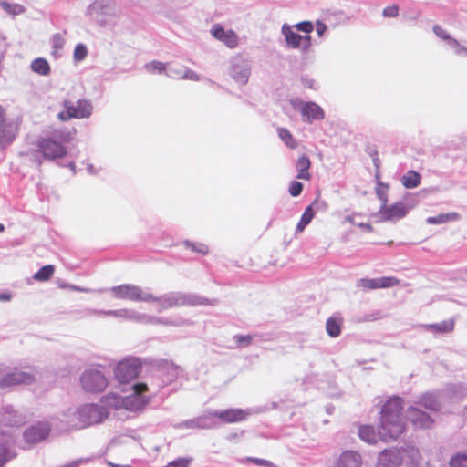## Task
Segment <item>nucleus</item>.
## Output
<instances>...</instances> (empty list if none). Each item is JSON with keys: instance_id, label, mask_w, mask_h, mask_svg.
<instances>
[{"instance_id": "bb28decb", "label": "nucleus", "mask_w": 467, "mask_h": 467, "mask_svg": "<svg viewBox=\"0 0 467 467\" xmlns=\"http://www.w3.org/2000/svg\"><path fill=\"white\" fill-rule=\"evenodd\" d=\"M0 422L5 425L17 426L23 423V419L12 406H6L3 409Z\"/></svg>"}, {"instance_id": "473e14b6", "label": "nucleus", "mask_w": 467, "mask_h": 467, "mask_svg": "<svg viewBox=\"0 0 467 467\" xmlns=\"http://www.w3.org/2000/svg\"><path fill=\"white\" fill-rule=\"evenodd\" d=\"M342 319L337 317H330L326 322V331L331 337H337L341 333Z\"/></svg>"}, {"instance_id": "b1692460", "label": "nucleus", "mask_w": 467, "mask_h": 467, "mask_svg": "<svg viewBox=\"0 0 467 467\" xmlns=\"http://www.w3.org/2000/svg\"><path fill=\"white\" fill-rule=\"evenodd\" d=\"M65 107L75 119L88 118L93 109L91 103L85 99L78 100L76 104L67 101L65 102Z\"/></svg>"}, {"instance_id": "4c0bfd02", "label": "nucleus", "mask_w": 467, "mask_h": 467, "mask_svg": "<svg viewBox=\"0 0 467 467\" xmlns=\"http://www.w3.org/2000/svg\"><path fill=\"white\" fill-rule=\"evenodd\" d=\"M313 205L314 204H311L309 206H307L306 208V210L304 211L302 216H301V219L299 221V223H297L296 225V233H302L305 228L310 223V222L312 221V219L314 218L315 216V212L313 210Z\"/></svg>"}, {"instance_id": "dca6fc26", "label": "nucleus", "mask_w": 467, "mask_h": 467, "mask_svg": "<svg viewBox=\"0 0 467 467\" xmlns=\"http://www.w3.org/2000/svg\"><path fill=\"white\" fill-rule=\"evenodd\" d=\"M50 432V426L47 422H38L30 426L24 431L25 441L34 444L44 441Z\"/></svg>"}, {"instance_id": "7ed1b4c3", "label": "nucleus", "mask_w": 467, "mask_h": 467, "mask_svg": "<svg viewBox=\"0 0 467 467\" xmlns=\"http://www.w3.org/2000/svg\"><path fill=\"white\" fill-rule=\"evenodd\" d=\"M151 301L158 303V312H162L166 309L178 306H195L202 305L214 306L216 304L215 299H207L199 295L186 294L182 292H170L164 294L160 297L153 296Z\"/></svg>"}, {"instance_id": "412c9836", "label": "nucleus", "mask_w": 467, "mask_h": 467, "mask_svg": "<svg viewBox=\"0 0 467 467\" xmlns=\"http://www.w3.org/2000/svg\"><path fill=\"white\" fill-rule=\"evenodd\" d=\"M398 284V279H396L395 277L387 276L373 279L361 278L358 281V286L369 290L392 287Z\"/></svg>"}, {"instance_id": "5701e85b", "label": "nucleus", "mask_w": 467, "mask_h": 467, "mask_svg": "<svg viewBox=\"0 0 467 467\" xmlns=\"http://www.w3.org/2000/svg\"><path fill=\"white\" fill-rule=\"evenodd\" d=\"M158 371L162 377L163 383L169 384L179 377L182 369L171 361L161 360L158 364Z\"/></svg>"}, {"instance_id": "2eb2a0df", "label": "nucleus", "mask_w": 467, "mask_h": 467, "mask_svg": "<svg viewBox=\"0 0 467 467\" xmlns=\"http://www.w3.org/2000/svg\"><path fill=\"white\" fill-rule=\"evenodd\" d=\"M213 410H207L202 415L183 420L177 425V428H185V429H212L215 424V420L213 419Z\"/></svg>"}, {"instance_id": "37998d69", "label": "nucleus", "mask_w": 467, "mask_h": 467, "mask_svg": "<svg viewBox=\"0 0 467 467\" xmlns=\"http://www.w3.org/2000/svg\"><path fill=\"white\" fill-rule=\"evenodd\" d=\"M183 244L185 247L190 248L194 253L207 254L209 252L208 246L202 243H192L186 240L183 242Z\"/></svg>"}, {"instance_id": "4d7b16f0", "label": "nucleus", "mask_w": 467, "mask_h": 467, "mask_svg": "<svg viewBox=\"0 0 467 467\" xmlns=\"http://www.w3.org/2000/svg\"><path fill=\"white\" fill-rule=\"evenodd\" d=\"M107 314H108V317H114L117 318H121V319H125V320H128V317H129L128 309L110 310Z\"/></svg>"}, {"instance_id": "a878e982", "label": "nucleus", "mask_w": 467, "mask_h": 467, "mask_svg": "<svg viewBox=\"0 0 467 467\" xmlns=\"http://www.w3.org/2000/svg\"><path fill=\"white\" fill-rule=\"evenodd\" d=\"M80 408H70L61 414V421L66 424L67 429H83V425H78L80 421Z\"/></svg>"}, {"instance_id": "052dcab7", "label": "nucleus", "mask_w": 467, "mask_h": 467, "mask_svg": "<svg viewBox=\"0 0 467 467\" xmlns=\"http://www.w3.org/2000/svg\"><path fill=\"white\" fill-rule=\"evenodd\" d=\"M246 461L254 462V463H255L256 465H259V466H265V467H272L273 466V463L271 462H269L267 460H264V459L248 457V458H246Z\"/></svg>"}, {"instance_id": "c85d7f7f", "label": "nucleus", "mask_w": 467, "mask_h": 467, "mask_svg": "<svg viewBox=\"0 0 467 467\" xmlns=\"http://www.w3.org/2000/svg\"><path fill=\"white\" fill-rule=\"evenodd\" d=\"M12 443L10 435L2 434L0 436V467H3L14 455L9 451V445Z\"/></svg>"}, {"instance_id": "ddd939ff", "label": "nucleus", "mask_w": 467, "mask_h": 467, "mask_svg": "<svg viewBox=\"0 0 467 467\" xmlns=\"http://www.w3.org/2000/svg\"><path fill=\"white\" fill-rule=\"evenodd\" d=\"M35 380V376L31 372L15 369L5 375L0 379L1 389L10 388L20 384H30Z\"/></svg>"}, {"instance_id": "0eeeda50", "label": "nucleus", "mask_w": 467, "mask_h": 467, "mask_svg": "<svg viewBox=\"0 0 467 467\" xmlns=\"http://www.w3.org/2000/svg\"><path fill=\"white\" fill-rule=\"evenodd\" d=\"M79 408L81 420L78 421V424L83 425L84 428L100 423L109 416L108 410L101 405L85 404Z\"/></svg>"}, {"instance_id": "6ab92c4d", "label": "nucleus", "mask_w": 467, "mask_h": 467, "mask_svg": "<svg viewBox=\"0 0 467 467\" xmlns=\"http://www.w3.org/2000/svg\"><path fill=\"white\" fill-rule=\"evenodd\" d=\"M402 464V452L400 449L384 450L378 457L376 467H400Z\"/></svg>"}, {"instance_id": "4468645a", "label": "nucleus", "mask_w": 467, "mask_h": 467, "mask_svg": "<svg viewBox=\"0 0 467 467\" xmlns=\"http://www.w3.org/2000/svg\"><path fill=\"white\" fill-rule=\"evenodd\" d=\"M213 417L224 423H235L245 420L253 413V410L228 409L224 410H213Z\"/></svg>"}, {"instance_id": "c9c22d12", "label": "nucleus", "mask_w": 467, "mask_h": 467, "mask_svg": "<svg viewBox=\"0 0 467 467\" xmlns=\"http://www.w3.org/2000/svg\"><path fill=\"white\" fill-rule=\"evenodd\" d=\"M152 324H159L164 326H173V327H183V326H191L192 322L189 319H185L183 317H176L173 319L171 318H161L155 317Z\"/></svg>"}, {"instance_id": "f03ea898", "label": "nucleus", "mask_w": 467, "mask_h": 467, "mask_svg": "<svg viewBox=\"0 0 467 467\" xmlns=\"http://www.w3.org/2000/svg\"><path fill=\"white\" fill-rule=\"evenodd\" d=\"M148 390L144 383H136L133 385V393L126 397H121L115 393H109L103 398L104 402L113 408H123L129 411H141L150 401V399L143 395Z\"/></svg>"}, {"instance_id": "a18cd8bd", "label": "nucleus", "mask_w": 467, "mask_h": 467, "mask_svg": "<svg viewBox=\"0 0 467 467\" xmlns=\"http://www.w3.org/2000/svg\"><path fill=\"white\" fill-rule=\"evenodd\" d=\"M145 68L150 73H163L166 72V65L160 61H151L145 65Z\"/></svg>"}, {"instance_id": "13d9d810", "label": "nucleus", "mask_w": 467, "mask_h": 467, "mask_svg": "<svg viewBox=\"0 0 467 467\" xmlns=\"http://www.w3.org/2000/svg\"><path fill=\"white\" fill-rule=\"evenodd\" d=\"M182 79H189V80H192V81H199L201 78H200V76L195 71H193L192 69H189V68H186L184 67L183 76H182Z\"/></svg>"}, {"instance_id": "864d4df0", "label": "nucleus", "mask_w": 467, "mask_h": 467, "mask_svg": "<svg viewBox=\"0 0 467 467\" xmlns=\"http://www.w3.org/2000/svg\"><path fill=\"white\" fill-rule=\"evenodd\" d=\"M302 190H303V184L297 181H293L291 182L290 185H289V193L293 196V197H296L298 195H300V193L302 192Z\"/></svg>"}, {"instance_id": "f704fd0d", "label": "nucleus", "mask_w": 467, "mask_h": 467, "mask_svg": "<svg viewBox=\"0 0 467 467\" xmlns=\"http://www.w3.org/2000/svg\"><path fill=\"white\" fill-rule=\"evenodd\" d=\"M30 67L33 72L40 76H48L50 73V66L47 59L38 57L31 62Z\"/></svg>"}, {"instance_id": "0e129e2a", "label": "nucleus", "mask_w": 467, "mask_h": 467, "mask_svg": "<svg viewBox=\"0 0 467 467\" xmlns=\"http://www.w3.org/2000/svg\"><path fill=\"white\" fill-rule=\"evenodd\" d=\"M90 314L98 315V316H108V312L110 310H97V309H88V310Z\"/></svg>"}, {"instance_id": "09e8293b", "label": "nucleus", "mask_w": 467, "mask_h": 467, "mask_svg": "<svg viewBox=\"0 0 467 467\" xmlns=\"http://www.w3.org/2000/svg\"><path fill=\"white\" fill-rule=\"evenodd\" d=\"M88 55L87 47L84 44H78L74 50V59L76 61H82Z\"/></svg>"}, {"instance_id": "72a5a7b5", "label": "nucleus", "mask_w": 467, "mask_h": 467, "mask_svg": "<svg viewBox=\"0 0 467 467\" xmlns=\"http://www.w3.org/2000/svg\"><path fill=\"white\" fill-rule=\"evenodd\" d=\"M421 176L415 171H407L401 178L402 184L407 189L416 188L420 184Z\"/></svg>"}, {"instance_id": "393cba45", "label": "nucleus", "mask_w": 467, "mask_h": 467, "mask_svg": "<svg viewBox=\"0 0 467 467\" xmlns=\"http://www.w3.org/2000/svg\"><path fill=\"white\" fill-rule=\"evenodd\" d=\"M361 455L355 451H343L336 462L335 467H361Z\"/></svg>"}, {"instance_id": "9d476101", "label": "nucleus", "mask_w": 467, "mask_h": 467, "mask_svg": "<svg viewBox=\"0 0 467 467\" xmlns=\"http://www.w3.org/2000/svg\"><path fill=\"white\" fill-rule=\"evenodd\" d=\"M290 103L295 109L301 112L304 120L308 123L314 120H321L325 117L321 107L315 102H305L299 99H291Z\"/></svg>"}, {"instance_id": "338daca9", "label": "nucleus", "mask_w": 467, "mask_h": 467, "mask_svg": "<svg viewBox=\"0 0 467 467\" xmlns=\"http://www.w3.org/2000/svg\"><path fill=\"white\" fill-rule=\"evenodd\" d=\"M11 295L8 294V293H1L0 294V301H3V302H8L11 300Z\"/></svg>"}, {"instance_id": "5fc2aeb1", "label": "nucleus", "mask_w": 467, "mask_h": 467, "mask_svg": "<svg viewBox=\"0 0 467 467\" xmlns=\"http://www.w3.org/2000/svg\"><path fill=\"white\" fill-rule=\"evenodd\" d=\"M433 32L438 37L447 40L449 46L450 40H455L454 38H451L450 35L441 26L438 25L433 26Z\"/></svg>"}, {"instance_id": "de8ad7c7", "label": "nucleus", "mask_w": 467, "mask_h": 467, "mask_svg": "<svg viewBox=\"0 0 467 467\" xmlns=\"http://www.w3.org/2000/svg\"><path fill=\"white\" fill-rule=\"evenodd\" d=\"M183 70L184 67L182 66H176L172 67L170 66L168 68H166V75L170 78L182 79L183 76Z\"/></svg>"}, {"instance_id": "c756f323", "label": "nucleus", "mask_w": 467, "mask_h": 467, "mask_svg": "<svg viewBox=\"0 0 467 467\" xmlns=\"http://www.w3.org/2000/svg\"><path fill=\"white\" fill-rule=\"evenodd\" d=\"M402 452V463L414 467L419 463L420 459V451L417 448L413 446H408L403 449H400Z\"/></svg>"}, {"instance_id": "f3484780", "label": "nucleus", "mask_w": 467, "mask_h": 467, "mask_svg": "<svg viewBox=\"0 0 467 467\" xmlns=\"http://www.w3.org/2000/svg\"><path fill=\"white\" fill-rule=\"evenodd\" d=\"M409 212L407 205L401 202L388 206L387 203L381 205L379 214L382 221H397L406 216Z\"/></svg>"}, {"instance_id": "2f4dec72", "label": "nucleus", "mask_w": 467, "mask_h": 467, "mask_svg": "<svg viewBox=\"0 0 467 467\" xmlns=\"http://www.w3.org/2000/svg\"><path fill=\"white\" fill-rule=\"evenodd\" d=\"M420 406L424 407L427 410L436 411L440 409L441 403L438 400V397L434 393H425L423 394L418 402Z\"/></svg>"}, {"instance_id": "9b49d317", "label": "nucleus", "mask_w": 467, "mask_h": 467, "mask_svg": "<svg viewBox=\"0 0 467 467\" xmlns=\"http://www.w3.org/2000/svg\"><path fill=\"white\" fill-rule=\"evenodd\" d=\"M229 74L238 85H246L251 75L250 62L241 57H234L231 62Z\"/></svg>"}, {"instance_id": "a19ab883", "label": "nucleus", "mask_w": 467, "mask_h": 467, "mask_svg": "<svg viewBox=\"0 0 467 467\" xmlns=\"http://www.w3.org/2000/svg\"><path fill=\"white\" fill-rule=\"evenodd\" d=\"M65 44V39L60 34H55L51 38L52 55L55 57L61 56V49Z\"/></svg>"}, {"instance_id": "c03bdc74", "label": "nucleus", "mask_w": 467, "mask_h": 467, "mask_svg": "<svg viewBox=\"0 0 467 467\" xmlns=\"http://www.w3.org/2000/svg\"><path fill=\"white\" fill-rule=\"evenodd\" d=\"M450 467H467V454L458 453L450 460Z\"/></svg>"}, {"instance_id": "e433bc0d", "label": "nucleus", "mask_w": 467, "mask_h": 467, "mask_svg": "<svg viewBox=\"0 0 467 467\" xmlns=\"http://www.w3.org/2000/svg\"><path fill=\"white\" fill-rule=\"evenodd\" d=\"M460 218L457 213H441L437 216H431L426 219L428 224H442Z\"/></svg>"}, {"instance_id": "774afa93", "label": "nucleus", "mask_w": 467, "mask_h": 467, "mask_svg": "<svg viewBox=\"0 0 467 467\" xmlns=\"http://www.w3.org/2000/svg\"><path fill=\"white\" fill-rule=\"evenodd\" d=\"M13 14H20L23 11V7L19 5H15L12 8V10H9Z\"/></svg>"}, {"instance_id": "f8f14e48", "label": "nucleus", "mask_w": 467, "mask_h": 467, "mask_svg": "<svg viewBox=\"0 0 467 467\" xmlns=\"http://www.w3.org/2000/svg\"><path fill=\"white\" fill-rule=\"evenodd\" d=\"M38 151L42 153L47 160H56L63 158L67 154V149L57 140L50 138H43L37 141Z\"/></svg>"}, {"instance_id": "6e6d98bb", "label": "nucleus", "mask_w": 467, "mask_h": 467, "mask_svg": "<svg viewBox=\"0 0 467 467\" xmlns=\"http://www.w3.org/2000/svg\"><path fill=\"white\" fill-rule=\"evenodd\" d=\"M295 27L298 30V31H301V32H304L306 34H309L310 32L313 31L314 29V26L311 22H308V21H304V22H300V23H297Z\"/></svg>"}, {"instance_id": "69168bd1", "label": "nucleus", "mask_w": 467, "mask_h": 467, "mask_svg": "<svg viewBox=\"0 0 467 467\" xmlns=\"http://www.w3.org/2000/svg\"><path fill=\"white\" fill-rule=\"evenodd\" d=\"M303 84L305 87L306 88H314L315 87V81L312 80V79H308V78H304L303 79Z\"/></svg>"}, {"instance_id": "79ce46f5", "label": "nucleus", "mask_w": 467, "mask_h": 467, "mask_svg": "<svg viewBox=\"0 0 467 467\" xmlns=\"http://www.w3.org/2000/svg\"><path fill=\"white\" fill-rule=\"evenodd\" d=\"M55 268L52 265H47L41 267L35 275L34 279L36 281H47L54 274Z\"/></svg>"}, {"instance_id": "423d86ee", "label": "nucleus", "mask_w": 467, "mask_h": 467, "mask_svg": "<svg viewBox=\"0 0 467 467\" xmlns=\"http://www.w3.org/2000/svg\"><path fill=\"white\" fill-rule=\"evenodd\" d=\"M108 379L102 371L97 368L86 369L80 376V384L87 392H102L108 386Z\"/></svg>"}, {"instance_id": "39448f33", "label": "nucleus", "mask_w": 467, "mask_h": 467, "mask_svg": "<svg viewBox=\"0 0 467 467\" xmlns=\"http://www.w3.org/2000/svg\"><path fill=\"white\" fill-rule=\"evenodd\" d=\"M87 15L99 24H106L109 18L119 15L115 0H95L87 9Z\"/></svg>"}, {"instance_id": "20e7f679", "label": "nucleus", "mask_w": 467, "mask_h": 467, "mask_svg": "<svg viewBox=\"0 0 467 467\" xmlns=\"http://www.w3.org/2000/svg\"><path fill=\"white\" fill-rule=\"evenodd\" d=\"M108 291L111 292L113 296L117 299L135 302H150L153 299L152 294L133 284L116 285L108 289Z\"/></svg>"}, {"instance_id": "6e6552de", "label": "nucleus", "mask_w": 467, "mask_h": 467, "mask_svg": "<svg viewBox=\"0 0 467 467\" xmlns=\"http://www.w3.org/2000/svg\"><path fill=\"white\" fill-rule=\"evenodd\" d=\"M140 370V360L137 358H128L120 361L116 366L114 374L119 383H128L138 376Z\"/></svg>"}, {"instance_id": "7c9ffc66", "label": "nucleus", "mask_w": 467, "mask_h": 467, "mask_svg": "<svg viewBox=\"0 0 467 467\" xmlns=\"http://www.w3.org/2000/svg\"><path fill=\"white\" fill-rule=\"evenodd\" d=\"M311 162L307 156L302 155L300 156L296 163V169L297 171L296 178L301 180H310L311 174L308 171L310 168Z\"/></svg>"}, {"instance_id": "603ef678", "label": "nucleus", "mask_w": 467, "mask_h": 467, "mask_svg": "<svg viewBox=\"0 0 467 467\" xmlns=\"http://www.w3.org/2000/svg\"><path fill=\"white\" fill-rule=\"evenodd\" d=\"M450 47L456 55L467 57V47L461 46L457 40H450Z\"/></svg>"}, {"instance_id": "aec40b11", "label": "nucleus", "mask_w": 467, "mask_h": 467, "mask_svg": "<svg viewBox=\"0 0 467 467\" xmlns=\"http://www.w3.org/2000/svg\"><path fill=\"white\" fill-rule=\"evenodd\" d=\"M19 127V120H9L0 126V150L5 149L16 139Z\"/></svg>"}, {"instance_id": "4be33fe9", "label": "nucleus", "mask_w": 467, "mask_h": 467, "mask_svg": "<svg viewBox=\"0 0 467 467\" xmlns=\"http://www.w3.org/2000/svg\"><path fill=\"white\" fill-rule=\"evenodd\" d=\"M211 33L213 36L222 41L229 48H234L238 46V36L233 30H224V28L216 24L213 26Z\"/></svg>"}, {"instance_id": "f257e3e1", "label": "nucleus", "mask_w": 467, "mask_h": 467, "mask_svg": "<svg viewBox=\"0 0 467 467\" xmlns=\"http://www.w3.org/2000/svg\"><path fill=\"white\" fill-rule=\"evenodd\" d=\"M403 400L400 397L389 398L381 409L380 424L376 432L371 425L359 428V438L368 444H375L378 436L384 441L398 439L405 431V421L402 417Z\"/></svg>"}, {"instance_id": "bf43d9fd", "label": "nucleus", "mask_w": 467, "mask_h": 467, "mask_svg": "<svg viewBox=\"0 0 467 467\" xmlns=\"http://www.w3.org/2000/svg\"><path fill=\"white\" fill-rule=\"evenodd\" d=\"M399 15V7L397 5H389L383 9L385 17H396Z\"/></svg>"}, {"instance_id": "680f3d73", "label": "nucleus", "mask_w": 467, "mask_h": 467, "mask_svg": "<svg viewBox=\"0 0 467 467\" xmlns=\"http://www.w3.org/2000/svg\"><path fill=\"white\" fill-rule=\"evenodd\" d=\"M327 29V26L326 24H324L321 21H317L316 30H317V34L319 37L324 36V34L326 33Z\"/></svg>"}, {"instance_id": "e2e57ef3", "label": "nucleus", "mask_w": 467, "mask_h": 467, "mask_svg": "<svg viewBox=\"0 0 467 467\" xmlns=\"http://www.w3.org/2000/svg\"><path fill=\"white\" fill-rule=\"evenodd\" d=\"M67 109L66 111H62V112L58 113V115H57L58 119L63 121H67L73 118V116H71V112H69V110L67 109Z\"/></svg>"}, {"instance_id": "ea45409f", "label": "nucleus", "mask_w": 467, "mask_h": 467, "mask_svg": "<svg viewBox=\"0 0 467 467\" xmlns=\"http://www.w3.org/2000/svg\"><path fill=\"white\" fill-rule=\"evenodd\" d=\"M128 320H131L137 323L151 324L153 323L154 317L139 313L135 310L128 309Z\"/></svg>"}, {"instance_id": "3c124183", "label": "nucleus", "mask_w": 467, "mask_h": 467, "mask_svg": "<svg viewBox=\"0 0 467 467\" xmlns=\"http://www.w3.org/2000/svg\"><path fill=\"white\" fill-rule=\"evenodd\" d=\"M191 462V458H178L163 467H189Z\"/></svg>"}, {"instance_id": "58836bf2", "label": "nucleus", "mask_w": 467, "mask_h": 467, "mask_svg": "<svg viewBox=\"0 0 467 467\" xmlns=\"http://www.w3.org/2000/svg\"><path fill=\"white\" fill-rule=\"evenodd\" d=\"M278 136L280 140L290 149H295L297 147V143L291 134V132L285 128H278L277 130Z\"/></svg>"}, {"instance_id": "cd10ccee", "label": "nucleus", "mask_w": 467, "mask_h": 467, "mask_svg": "<svg viewBox=\"0 0 467 467\" xmlns=\"http://www.w3.org/2000/svg\"><path fill=\"white\" fill-rule=\"evenodd\" d=\"M455 322L453 319L443 320L435 324H425L422 327L426 331L433 334H447L453 331Z\"/></svg>"}, {"instance_id": "1a4fd4ad", "label": "nucleus", "mask_w": 467, "mask_h": 467, "mask_svg": "<svg viewBox=\"0 0 467 467\" xmlns=\"http://www.w3.org/2000/svg\"><path fill=\"white\" fill-rule=\"evenodd\" d=\"M282 35L288 48L300 49L306 52L311 47V36H301L293 30V27L287 24H284L281 28Z\"/></svg>"}, {"instance_id": "49530a36", "label": "nucleus", "mask_w": 467, "mask_h": 467, "mask_svg": "<svg viewBox=\"0 0 467 467\" xmlns=\"http://www.w3.org/2000/svg\"><path fill=\"white\" fill-rule=\"evenodd\" d=\"M388 185L382 183L381 182H378V186L376 188V194L378 198L381 201V205H384L388 202Z\"/></svg>"}, {"instance_id": "a211bd4d", "label": "nucleus", "mask_w": 467, "mask_h": 467, "mask_svg": "<svg viewBox=\"0 0 467 467\" xmlns=\"http://www.w3.org/2000/svg\"><path fill=\"white\" fill-rule=\"evenodd\" d=\"M407 419L416 429H429L433 424L431 416L416 407L408 409Z\"/></svg>"}, {"instance_id": "8fccbe9b", "label": "nucleus", "mask_w": 467, "mask_h": 467, "mask_svg": "<svg viewBox=\"0 0 467 467\" xmlns=\"http://www.w3.org/2000/svg\"><path fill=\"white\" fill-rule=\"evenodd\" d=\"M253 336L251 335H235L234 336V339L236 342V344L240 347H248L251 345L253 341Z\"/></svg>"}]
</instances>
